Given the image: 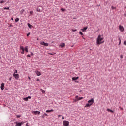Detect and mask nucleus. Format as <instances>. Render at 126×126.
Instances as JSON below:
<instances>
[{
	"mask_svg": "<svg viewBox=\"0 0 126 126\" xmlns=\"http://www.w3.org/2000/svg\"><path fill=\"white\" fill-rule=\"evenodd\" d=\"M105 43V40H104V38L101 37V35H98L97 39L96 40V46H100L102 44Z\"/></svg>",
	"mask_w": 126,
	"mask_h": 126,
	"instance_id": "obj_1",
	"label": "nucleus"
},
{
	"mask_svg": "<svg viewBox=\"0 0 126 126\" xmlns=\"http://www.w3.org/2000/svg\"><path fill=\"white\" fill-rule=\"evenodd\" d=\"M94 99H92L88 101V103L85 106V108H89L93 103H94Z\"/></svg>",
	"mask_w": 126,
	"mask_h": 126,
	"instance_id": "obj_2",
	"label": "nucleus"
},
{
	"mask_svg": "<svg viewBox=\"0 0 126 126\" xmlns=\"http://www.w3.org/2000/svg\"><path fill=\"white\" fill-rule=\"evenodd\" d=\"M14 124H16L15 126H21L22 125H23V124H24V122L23 121L21 122H14Z\"/></svg>",
	"mask_w": 126,
	"mask_h": 126,
	"instance_id": "obj_3",
	"label": "nucleus"
},
{
	"mask_svg": "<svg viewBox=\"0 0 126 126\" xmlns=\"http://www.w3.org/2000/svg\"><path fill=\"white\" fill-rule=\"evenodd\" d=\"M63 125L64 126H69V122L66 120H64L63 121Z\"/></svg>",
	"mask_w": 126,
	"mask_h": 126,
	"instance_id": "obj_4",
	"label": "nucleus"
},
{
	"mask_svg": "<svg viewBox=\"0 0 126 126\" xmlns=\"http://www.w3.org/2000/svg\"><path fill=\"white\" fill-rule=\"evenodd\" d=\"M40 45H42V46H45V47H48L49 46V43H46L44 41L40 42Z\"/></svg>",
	"mask_w": 126,
	"mask_h": 126,
	"instance_id": "obj_5",
	"label": "nucleus"
},
{
	"mask_svg": "<svg viewBox=\"0 0 126 126\" xmlns=\"http://www.w3.org/2000/svg\"><path fill=\"white\" fill-rule=\"evenodd\" d=\"M13 76L15 77V79H18V78H19V75L18 74L14 73Z\"/></svg>",
	"mask_w": 126,
	"mask_h": 126,
	"instance_id": "obj_6",
	"label": "nucleus"
},
{
	"mask_svg": "<svg viewBox=\"0 0 126 126\" xmlns=\"http://www.w3.org/2000/svg\"><path fill=\"white\" fill-rule=\"evenodd\" d=\"M32 114H33L34 115H40V111H32Z\"/></svg>",
	"mask_w": 126,
	"mask_h": 126,
	"instance_id": "obj_7",
	"label": "nucleus"
},
{
	"mask_svg": "<svg viewBox=\"0 0 126 126\" xmlns=\"http://www.w3.org/2000/svg\"><path fill=\"white\" fill-rule=\"evenodd\" d=\"M119 30L120 31H121V32H124V27H123V26L120 25L119 26Z\"/></svg>",
	"mask_w": 126,
	"mask_h": 126,
	"instance_id": "obj_8",
	"label": "nucleus"
},
{
	"mask_svg": "<svg viewBox=\"0 0 126 126\" xmlns=\"http://www.w3.org/2000/svg\"><path fill=\"white\" fill-rule=\"evenodd\" d=\"M35 73L37 75V76H40L41 72L38 70L35 71Z\"/></svg>",
	"mask_w": 126,
	"mask_h": 126,
	"instance_id": "obj_9",
	"label": "nucleus"
},
{
	"mask_svg": "<svg viewBox=\"0 0 126 126\" xmlns=\"http://www.w3.org/2000/svg\"><path fill=\"white\" fill-rule=\"evenodd\" d=\"M41 8H42V7H38L36 9V11H37V12H42V10L41 9Z\"/></svg>",
	"mask_w": 126,
	"mask_h": 126,
	"instance_id": "obj_10",
	"label": "nucleus"
},
{
	"mask_svg": "<svg viewBox=\"0 0 126 126\" xmlns=\"http://www.w3.org/2000/svg\"><path fill=\"white\" fill-rule=\"evenodd\" d=\"M59 47H61V48H64L65 47V43H61Z\"/></svg>",
	"mask_w": 126,
	"mask_h": 126,
	"instance_id": "obj_11",
	"label": "nucleus"
},
{
	"mask_svg": "<svg viewBox=\"0 0 126 126\" xmlns=\"http://www.w3.org/2000/svg\"><path fill=\"white\" fill-rule=\"evenodd\" d=\"M78 96H75V99L73 100V101H74L73 102L74 103H76V102H78Z\"/></svg>",
	"mask_w": 126,
	"mask_h": 126,
	"instance_id": "obj_12",
	"label": "nucleus"
},
{
	"mask_svg": "<svg viewBox=\"0 0 126 126\" xmlns=\"http://www.w3.org/2000/svg\"><path fill=\"white\" fill-rule=\"evenodd\" d=\"M1 90H3V89H4V83H2L1 84Z\"/></svg>",
	"mask_w": 126,
	"mask_h": 126,
	"instance_id": "obj_13",
	"label": "nucleus"
},
{
	"mask_svg": "<svg viewBox=\"0 0 126 126\" xmlns=\"http://www.w3.org/2000/svg\"><path fill=\"white\" fill-rule=\"evenodd\" d=\"M106 111H107V112H110V113H115V111H113V110H111V109H110L109 108H108L106 110Z\"/></svg>",
	"mask_w": 126,
	"mask_h": 126,
	"instance_id": "obj_14",
	"label": "nucleus"
},
{
	"mask_svg": "<svg viewBox=\"0 0 126 126\" xmlns=\"http://www.w3.org/2000/svg\"><path fill=\"white\" fill-rule=\"evenodd\" d=\"M24 50L26 53H28V46H26Z\"/></svg>",
	"mask_w": 126,
	"mask_h": 126,
	"instance_id": "obj_15",
	"label": "nucleus"
},
{
	"mask_svg": "<svg viewBox=\"0 0 126 126\" xmlns=\"http://www.w3.org/2000/svg\"><path fill=\"white\" fill-rule=\"evenodd\" d=\"M51 112H54V109H51L50 110H47L46 111V113H51Z\"/></svg>",
	"mask_w": 126,
	"mask_h": 126,
	"instance_id": "obj_16",
	"label": "nucleus"
},
{
	"mask_svg": "<svg viewBox=\"0 0 126 126\" xmlns=\"http://www.w3.org/2000/svg\"><path fill=\"white\" fill-rule=\"evenodd\" d=\"M87 27H84L83 29H82L81 30L83 32H85V31L87 29Z\"/></svg>",
	"mask_w": 126,
	"mask_h": 126,
	"instance_id": "obj_17",
	"label": "nucleus"
},
{
	"mask_svg": "<svg viewBox=\"0 0 126 126\" xmlns=\"http://www.w3.org/2000/svg\"><path fill=\"white\" fill-rule=\"evenodd\" d=\"M79 78L78 77H73L72 78V80H77Z\"/></svg>",
	"mask_w": 126,
	"mask_h": 126,
	"instance_id": "obj_18",
	"label": "nucleus"
},
{
	"mask_svg": "<svg viewBox=\"0 0 126 126\" xmlns=\"http://www.w3.org/2000/svg\"><path fill=\"white\" fill-rule=\"evenodd\" d=\"M20 50H22V51H24V50H25L24 47H23V46H20Z\"/></svg>",
	"mask_w": 126,
	"mask_h": 126,
	"instance_id": "obj_19",
	"label": "nucleus"
},
{
	"mask_svg": "<svg viewBox=\"0 0 126 126\" xmlns=\"http://www.w3.org/2000/svg\"><path fill=\"white\" fill-rule=\"evenodd\" d=\"M34 13V11H31L30 12V15H29V16H30V15H32V14Z\"/></svg>",
	"mask_w": 126,
	"mask_h": 126,
	"instance_id": "obj_20",
	"label": "nucleus"
},
{
	"mask_svg": "<svg viewBox=\"0 0 126 126\" xmlns=\"http://www.w3.org/2000/svg\"><path fill=\"white\" fill-rule=\"evenodd\" d=\"M40 91H41V92H42V93H43L44 94H45V93H46V92L45 91V90L41 89H40Z\"/></svg>",
	"mask_w": 126,
	"mask_h": 126,
	"instance_id": "obj_21",
	"label": "nucleus"
},
{
	"mask_svg": "<svg viewBox=\"0 0 126 126\" xmlns=\"http://www.w3.org/2000/svg\"><path fill=\"white\" fill-rule=\"evenodd\" d=\"M15 22H18L19 21V18H17L15 20Z\"/></svg>",
	"mask_w": 126,
	"mask_h": 126,
	"instance_id": "obj_22",
	"label": "nucleus"
},
{
	"mask_svg": "<svg viewBox=\"0 0 126 126\" xmlns=\"http://www.w3.org/2000/svg\"><path fill=\"white\" fill-rule=\"evenodd\" d=\"M82 99H83V97H78V101H80V100H82Z\"/></svg>",
	"mask_w": 126,
	"mask_h": 126,
	"instance_id": "obj_23",
	"label": "nucleus"
},
{
	"mask_svg": "<svg viewBox=\"0 0 126 126\" xmlns=\"http://www.w3.org/2000/svg\"><path fill=\"white\" fill-rule=\"evenodd\" d=\"M28 26L29 27V28H30V29H31V27H32V26L30 25V24L28 23Z\"/></svg>",
	"mask_w": 126,
	"mask_h": 126,
	"instance_id": "obj_24",
	"label": "nucleus"
},
{
	"mask_svg": "<svg viewBox=\"0 0 126 126\" xmlns=\"http://www.w3.org/2000/svg\"><path fill=\"white\" fill-rule=\"evenodd\" d=\"M24 101H28V98L26 97L23 98Z\"/></svg>",
	"mask_w": 126,
	"mask_h": 126,
	"instance_id": "obj_25",
	"label": "nucleus"
},
{
	"mask_svg": "<svg viewBox=\"0 0 126 126\" xmlns=\"http://www.w3.org/2000/svg\"><path fill=\"white\" fill-rule=\"evenodd\" d=\"M5 9L9 10V7H8V8L5 7V8H4V10H5Z\"/></svg>",
	"mask_w": 126,
	"mask_h": 126,
	"instance_id": "obj_26",
	"label": "nucleus"
},
{
	"mask_svg": "<svg viewBox=\"0 0 126 126\" xmlns=\"http://www.w3.org/2000/svg\"><path fill=\"white\" fill-rule=\"evenodd\" d=\"M61 10L62 11H65V9L61 8Z\"/></svg>",
	"mask_w": 126,
	"mask_h": 126,
	"instance_id": "obj_27",
	"label": "nucleus"
},
{
	"mask_svg": "<svg viewBox=\"0 0 126 126\" xmlns=\"http://www.w3.org/2000/svg\"><path fill=\"white\" fill-rule=\"evenodd\" d=\"M72 31H73V32H75L76 31H77V30H76V29H75V30L72 29Z\"/></svg>",
	"mask_w": 126,
	"mask_h": 126,
	"instance_id": "obj_28",
	"label": "nucleus"
},
{
	"mask_svg": "<svg viewBox=\"0 0 126 126\" xmlns=\"http://www.w3.org/2000/svg\"><path fill=\"white\" fill-rule=\"evenodd\" d=\"M119 45H121V38H119Z\"/></svg>",
	"mask_w": 126,
	"mask_h": 126,
	"instance_id": "obj_29",
	"label": "nucleus"
},
{
	"mask_svg": "<svg viewBox=\"0 0 126 126\" xmlns=\"http://www.w3.org/2000/svg\"><path fill=\"white\" fill-rule=\"evenodd\" d=\"M123 44L125 46H126V41H124Z\"/></svg>",
	"mask_w": 126,
	"mask_h": 126,
	"instance_id": "obj_30",
	"label": "nucleus"
},
{
	"mask_svg": "<svg viewBox=\"0 0 126 126\" xmlns=\"http://www.w3.org/2000/svg\"><path fill=\"white\" fill-rule=\"evenodd\" d=\"M14 73L15 74V73H17V70H15L14 71Z\"/></svg>",
	"mask_w": 126,
	"mask_h": 126,
	"instance_id": "obj_31",
	"label": "nucleus"
},
{
	"mask_svg": "<svg viewBox=\"0 0 126 126\" xmlns=\"http://www.w3.org/2000/svg\"><path fill=\"white\" fill-rule=\"evenodd\" d=\"M111 8H112V9H116V7H115L113 6H112Z\"/></svg>",
	"mask_w": 126,
	"mask_h": 126,
	"instance_id": "obj_32",
	"label": "nucleus"
},
{
	"mask_svg": "<svg viewBox=\"0 0 126 126\" xmlns=\"http://www.w3.org/2000/svg\"><path fill=\"white\" fill-rule=\"evenodd\" d=\"M4 2H5L4 1L2 0L0 1V3H4Z\"/></svg>",
	"mask_w": 126,
	"mask_h": 126,
	"instance_id": "obj_33",
	"label": "nucleus"
},
{
	"mask_svg": "<svg viewBox=\"0 0 126 126\" xmlns=\"http://www.w3.org/2000/svg\"><path fill=\"white\" fill-rule=\"evenodd\" d=\"M79 34H80V35H83V33H82V32H79Z\"/></svg>",
	"mask_w": 126,
	"mask_h": 126,
	"instance_id": "obj_34",
	"label": "nucleus"
},
{
	"mask_svg": "<svg viewBox=\"0 0 126 126\" xmlns=\"http://www.w3.org/2000/svg\"><path fill=\"white\" fill-rule=\"evenodd\" d=\"M21 54H24V50H22Z\"/></svg>",
	"mask_w": 126,
	"mask_h": 126,
	"instance_id": "obj_35",
	"label": "nucleus"
},
{
	"mask_svg": "<svg viewBox=\"0 0 126 126\" xmlns=\"http://www.w3.org/2000/svg\"><path fill=\"white\" fill-rule=\"evenodd\" d=\"M31 56H33L34 53H33V52H31Z\"/></svg>",
	"mask_w": 126,
	"mask_h": 126,
	"instance_id": "obj_36",
	"label": "nucleus"
},
{
	"mask_svg": "<svg viewBox=\"0 0 126 126\" xmlns=\"http://www.w3.org/2000/svg\"><path fill=\"white\" fill-rule=\"evenodd\" d=\"M17 118H20V115H16Z\"/></svg>",
	"mask_w": 126,
	"mask_h": 126,
	"instance_id": "obj_37",
	"label": "nucleus"
},
{
	"mask_svg": "<svg viewBox=\"0 0 126 126\" xmlns=\"http://www.w3.org/2000/svg\"><path fill=\"white\" fill-rule=\"evenodd\" d=\"M29 35H30V32H29V33L27 34V37H28V36H29Z\"/></svg>",
	"mask_w": 126,
	"mask_h": 126,
	"instance_id": "obj_38",
	"label": "nucleus"
},
{
	"mask_svg": "<svg viewBox=\"0 0 126 126\" xmlns=\"http://www.w3.org/2000/svg\"><path fill=\"white\" fill-rule=\"evenodd\" d=\"M119 108H120V110H124L123 107H120Z\"/></svg>",
	"mask_w": 126,
	"mask_h": 126,
	"instance_id": "obj_39",
	"label": "nucleus"
},
{
	"mask_svg": "<svg viewBox=\"0 0 126 126\" xmlns=\"http://www.w3.org/2000/svg\"><path fill=\"white\" fill-rule=\"evenodd\" d=\"M27 98H28V99H31V96H28Z\"/></svg>",
	"mask_w": 126,
	"mask_h": 126,
	"instance_id": "obj_40",
	"label": "nucleus"
},
{
	"mask_svg": "<svg viewBox=\"0 0 126 126\" xmlns=\"http://www.w3.org/2000/svg\"><path fill=\"white\" fill-rule=\"evenodd\" d=\"M41 117H42L43 119H44V118H45V115H42V116H41Z\"/></svg>",
	"mask_w": 126,
	"mask_h": 126,
	"instance_id": "obj_41",
	"label": "nucleus"
},
{
	"mask_svg": "<svg viewBox=\"0 0 126 126\" xmlns=\"http://www.w3.org/2000/svg\"><path fill=\"white\" fill-rule=\"evenodd\" d=\"M27 57H28L29 58H30V57H31V56H30V55H28Z\"/></svg>",
	"mask_w": 126,
	"mask_h": 126,
	"instance_id": "obj_42",
	"label": "nucleus"
},
{
	"mask_svg": "<svg viewBox=\"0 0 126 126\" xmlns=\"http://www.w3.org/2000/svg\"><path fill=\"white\" fill-rule=\"evenodd\" d=\"M23 11H24V9H23L22 11H21V12H23Z\"/></svg>",
	"mask_w": 126,
	"mask_h": 126,
	"instance_id": "obj_43",
	"label": "nucleus"
},
{
	"mask_svg": "<svg viewBox=\"0 0 126 126\" xmlns=\"http://www.w3.org/2000/svg\"><path fill=\"white\" fill-rule=\"evenodd\" d=\"M28 79H29V80H31V78H30V77H28Z\"/></svg>",
	"mask_w": 126,
	"mask_h": 126,
	"instance_id": "obj_44",
	"label": "nucleus"
},
{
	"mask_svg": "<svg viewBox=\"0 0 126 126\" xmlns=\"http://www.w3.org/2000/svg\"><path fill=\"white\" fill-rule=\"evenodd\" d=\"M62 120H64V117L63 116L62 117Z\"/></svg>",
	"mask_w": 126,
	"mask_h": 126,
	"instance_id": "obj_45",
	"label": "nucleus"
},
{
	"mask_svg": "<svg viewBox=\"0 0 126 126\" xmlns=\"http://www.w3.org/2000/svg\"><path fill=\"white\" fill-rule=\"evenodd\" d=\"M44 116H48V114H47L46 113H44Z\"/></svg>",
	"mask_w": 126,
	"mask_h": 126,
	"instance_id": "obj_46",
	"label": "nucleus"
},
{
	"mask_svg": "<svg viewBox=\"0 0 126 126\" xmlns=\"http://www.w3.org/2000/svg\"><path fill=\"white\" fill-rule=\"evenodd\" d=\"M120 58H121V59H123V55H121V56H120Z\"/></svg>",
	"mask_w": 126,
	"mask_h": 126,
	"instance_id": "obj_47",
	"label": "nucleus"
},
{
	"mask_svg": "<svg viewBox=\"0 0 126 126\" xmlns=\"http://www.w3.org/2000/svg\"><path fill=\"white\" fill-rule=\"evenodd\" d=\"M40 81V79H37V81Z\"/></svg>",
	"mask_w": 126,
	"mask_h": 126,
	"instance_id": "obj_48",
	"label": "nucleus"
},
{
	"mask_svg": "<svg viewBox=\"0 0 126 126\" xmlns=\"http://www.w3.org/2000/svg\"><path fill=\"white\" fill-rule=\"evenodd\" d=\"M9 80H10V81H11V77H10V78H9Z\"/></svg>",
	"mask_w": 126,
	"mask_h": 126,
	"instance_id": "obj_49",
	"label": "nucleus"
},
{
	"mask_svg": "<svg viewBox=\"0 0 126 126\" xmlns=\"http://www.w3.org/2000/svg\"><path fill=\"white\" fill-rule=\"evenodd\" d=\"M11 20H13V18H11Z\"/></svg>",
	"mask_w": 126,
	"mask_h": 126,
	"instance_id": "obj_50",
	"label": "nucleus"
},
{
	"mask_svg": "<svg viewBox=\"0 0 126 126\" xmlns=\"http://www.w3.org/2000/svg\"><path fill=\"white\" fill-rule=\"evenodd\" d=\"M58 117H62V115H59Z\"/></svg>",
	"mask_w": 126,
	"mask_h": 126,
	"instance_id": "obj_51",
	"label": "nucleus"
},
{
	"mask_svg": "<svg viewBox=\"0 0 126 126\" xmlns=\"http://www.w3.org/2000/svg\"><path fill=\"white\" fill-rule=\"evenodd\" d=\"M124 16H125V17L126 16V14H124Z\"/></svg>",
	"mask_w": 126,
	"mask_h": 126,
	"instance_id": "obj_52",
	"label": "nucleus"
},
{
	"mask_svg": "<svg viewBox=\"0 0 126 126\" xmlns=\"http://www.w3.org/2000/svg\"><path fill=\"white\" fill-rule=\"evenodd\" d=\"M0 59H1V57L0 55Z\"/></svg>",
	"mask_w": 126,
	"mask_h": 126,
	"instance_id": "obj_53",
	"label": "nucleus"
},
{
	"mask_svg": "<svg viewBox=\"0 0 126 126\" xmlns=\"http://www.w3.org/2000/svg\"><path fill=\"white\" fill-rule=\"evenodd\" d=\"M26 126H28V125L27 124H26Z\"/></svg>",
	"mask_w": 126,
	"mask_h": 126,
	"instance_id": "obj_54",
	"label": "nucleus"
},
{
	"mask_svg": "<svg viewBox=\"0 0 126 126\" xmlns=\"http://www.w3.org/2000/svg\"><path fill=\"white\" fill-rule=\"evenodd\" d=\"M50 55H53V54H52V53H50Z\"/></svg>",
	"mask_w": 126,
	"mask_h": 126,
	"instance_id": "obj_55",
	"label": "nucleus"
},
{
	"mask_svg": "<svg viewBox=\"0 0 126 126\" xmlns=\"http://www.w3.org/2000/svg\"><path fill=\"white\" fill-rule=\"evenodd\" d=\"M10 26L11 27V26H12V25H10Z\"/></svg>",
	"mask_w": 126,
	"mask_h": 126,
	"instance_id": "obj_56",
	"label": "nucleus"
},
{
	"mask_svg": "<svg viewBox=\"0 0 126 126\" xmlns=\"http://www.w3.org/2000/svg\"><path fill=\"white\" fill-rule=\"evenodd\" d=\"M111 42H113V39L111 40Z\"/></svg>",
	"mask_w": 126,
	"mask_h": 126,
	"instance_id": "obj_57",
	"label": "nucleus"
},
{
	"mask_svg": "<svg viewBox=\"0 0 126 126\" xmlns=\"http://www.w3.org/2000/svg\"><path fill=\"white\" fill-rule=\"evenodd\" d=\"M37 40H39V39L37 38Z\"/></svg>",
	"mask_w": 126,
	"mask_h": 126,
	"instance_id": "obj_58",
	"label": "nucleus"
}]
</instances>
